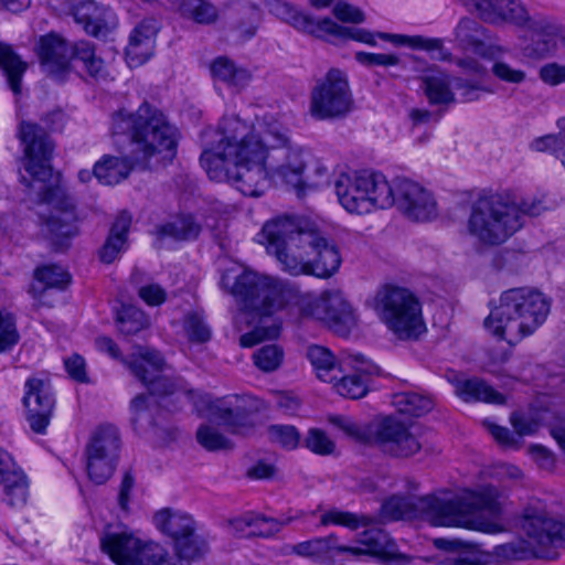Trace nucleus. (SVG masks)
<instances>
[{
  "label": "nucleus",
  "instance_id": "nucleus-1",
  "mask_svg": "<svg viewBox=\"0 0 565 565\" xmlns=\"http://www.w3.org/2000/svg\"><path fill=\"white\" fill-rule=\"evenodd\" d=\"M501 514L500 494L492 486L450 499L393 495L381 508V515L387 521L423 518L434 526L465 527L490 534L503 531L499 523Z\"/></svg>",
  "mask_w": 565,
  "mask_h": 565
},
{
  "label": "nucleus",
  "instance_id": "nucleus-2",
  "mask_svg": "<svg viewBox=\"0 0 565 565\" xmlns=\"http://www.w3.org/2000/svg\"><path fill=\"white\" fill-rule=\"evenodd\" d=\"M260 235L267 253L291 276L330 278L342 263L338 246L305 218L278 216L264 224Z\"/></svg>",
  "mask_w": 565,
  "mask_h": 565
},
{
  "label": "nucleus",
  "instance_id": "nucleus-3",
  "mask_svg": "<svg viewBox=\"0 0 565 565\" xmlns=\"http://www.w3.org/2000/svg\"><path fill=\"white\" fill-rule=\"evenodd\" d=\"M53 143H25L22 159L29 178L21 175V183L36 194L39 203L51 206V213L43 218V225L57 248L64 241L78 234L77 214L74 200L61 184L60 174L54 175L52 167Z\"/></svg>",
  "mask_w": 565,
  "mask_h": 565
},
{
  "label": "nucleus",
  "instance_id": "nucleus-4",
  "mask_svg": "<svg viewBox=\"0 0 565 565\" xmlns=\"http://www.w3.org/2000/svg\"><path fill=\"white\" fill-rule=\"evenodd\" d=\"M546 210L544 195L518 199L509 192L483 191L471 203L467 231L482 246H499L524 227L526 217Z\"/></svg>",
  "mask_w": 565,
  "mask_h": 565
},
{
  "label": "nucleus",
  "instance_id": "nucleus-5",
  "mask_svg": "<svg viewBox=\"0 0 565 565\" xmlns=\"http://www.w3.org/2000/svg\"><path fill=\"white\" fill-rule=\"evenodd\" d=\"M264 158V143H213L203 150L200 163L211 180L232 182L244 195L259 196L268 183Z\"/></svg>",
  "mask_w": 565,
  "mask_h": 565
},
{
  "label": "nucleus",
  "instance_id": "nucleus-6",
  "mask_svg": "<svg viewBox=\"0 0 565 565\" xmlns=\"http://www.w3.org/2000/svg\"><path fill=\"white\" fill-rule=\"evenodd\" d=\"M551 299L531 287H518L503 291L500 302L484 320V327L493 335L514 345L532 335L546 320Z\"/></svg>",
  "mask_w": 565,
  "mask_h": 565
},
{
  "label": "nucleus",
  "instance_id": "nucleus-7",
  "mask_svg": "<svg viewBox=\"0 0 565 565\" xmlns=\"http://www.w3.org/2000/svg\"><path fill=\"white\" fill-rule=\"evenodd\" d=\"M521 529L529 541L519 539L494 546L492 555L503 562L542 558L554 561L558 548L565 546V523L553 516L546 504L532 499L524 507Z\"/></svg>",
  "mask_w": 565,
  "mask_h": 565
},
{
  "label": "nucleus",
  "instance_id": "nucleus-8",
  "mask_svg": "<svg viewBox=\"0 0 565 565\" xmlns=\"http://www.w3.org/2000/svg\"><path fill=\"white\" fill-rule=\"evenodd\" d=\"M271 10L277 17L290 23L296 29L311 34L326 32L335 36L349 38L369 45H375V39L379 38L398 46H408L430 52L433 53V57L438 61H450L451 58V53L444 47V41L438 38L392 34L385 32L372 33L364 29L340 26L328 18L316 21L309 14L281 1L274 2Z\"/></svg>",
  "mask_w": 565,
  "mask_h": 565
},
{
  "label": "nucleus",
  "instance_id": "nucleus-9",
  "mask_svg": "<svg viewBox=\"0 0 565 565\" xmlns=\"http://www.w3.org/2000/svg\"><path fill=\"white\" fill-rule=\"evenodd\" d=\"M355 542L358 544L355 546L341 544L337 535L330 534L287 546L286 553L311 558L323 565H342L347 556L353 558L372 556L382 561H395L402 557L394 540L380 527L363 531Z\"/></svg>",
  "mask_w": 565,
  "mask_h": 565
},
{
  "label": "nucleus",
  "instance_id": "nucleus-10",
  "mask_svg": "<svg viewBox=\"0 0 565 565\" xmlns=\"http://www.w3.org/2000/svg\"><path fill=\"white\" fill-rule=\"evenodd\" d=\"M463 6L478 12L487 22L508 21L526 26L532 32L531 44L526 47L532 57L551 55L557 46L562 30L557 23L546 18H530L520 0H460Z\"/></svg>",
  "mask_w": 565,
  "mask_h": 565
},
{
  "label": "nucleus",
  "instance_id": "nucleus-11",
  "mask_svg": "<svg viewBox=\"0 0 565 565\" xmlns=\"http://www.w3.org/2000/svg\"><path fill=\"white\" fill-rule=\"evenodd\" d=\"M164 367L166 362L161 354L150 348L138 347V356L129 361V370L149 391L148 395L139 394L131 401V424L136 430L160 427L153 415V411L159 408L154 396L164 397L173 394L175 390L174 383L160 374Z\"/></svg>",
  "mask_w": 565,
  "mask_h": 565
},
{
  "label": "nucleus",
  "instance_id": "nucleus-12",
  "mask_svg": "<svg viewBox=\"0 0 565 565\" xmlns=\"http://www.w3.org/2000/svg\"><path fill=\"white\" fill-rule=\"evenodd\" d=\"M220 285L241 302L244 310L259 316H270L282 309L295 294L281 280L250 271L238 276L226 271L222 275Z\"/></svg>",
  "mask_w": 565,
  "mask_h": 565
},
{
  "label": "nucleus",
  "instance_id": "nucleus-13",
  "mask_svg": "<svg viewBox=\"0 0 565 565\" xmlns=\"http://www.w3.org/2000/svg\"><path fill=\"white\" fill-rule=\"evenodd\" d=\"M374 309L380 320L399 340L417 339L425 331L422 305L407 288L386 285L377 290Z\"/></svg>",
  "mask_w": 565,
  "mask_h": 565
},
{
  "label": "nucleus",
  "instance_id": "nucleus-14",
  "mask_svg": "<svg viewBox=\"0 0 565 565\" xmlns=\"http://www.w3.org/2000/svg\"><path fill=\"white\" fill-rule=\"evenodd\" d=\"M113 137L129 141H177L179 129L158 108L143 102L135 113L119 109L111 115Z\"/></svg>",
  "mask_w": 565,
  "mask_h": 565
},
{
  "label": "nucleus",
  "instance_id": "nucleus-15",
  "mask_svg": "<svg viewBox=\"0 0 565 565\" xmlns=\"http://www.w3.org/2000/svg\"><path fill=\"white\" fill-rule=\"evenodd\" d=\"M354 107V99L345 73L331 68L317 81L310 94L309 111L319 120L341 119Z\"/></svg>",
  "mask_w": 565,
  "mask_h": 565
},
{
  "label": "nucleus",
  "instance_id": "nucleus-16",
  "mask_svg": "<svg viewBox=\"0 0 565 565\" xmlns=\"http://www.w3.org/2000/svg\"><path fill=\"white\" fill-rule=\"evenodd\" d=\"M178 143H138V149L130 158L105 156L94 166V177L105 185L118 184L127 179L134 168L147 169L150 160L170 163L177 154Z\"/></svg>",
  "mask_w": 565,
  "mask_h": 565
},
{
  "label": "nucleus",
  "instance_id": "nucleus-17",
  "mask_svg": "<svg viewBox=\"0 0 565 565\" xmlns=\"http://www.w3.org/2000/svg\"><path fill=\"white\" fill-rule=\"evenodd\" d=\"M296 306L300 316L324 322L334 333L347 337L356 324V317L341 291H324L320 297L302 295Z\"/></svg>",
  "mask_w": 565,
  "mask_h": 565
},
{
  "label": "nucleus",
  "instance_id": "nucleus-18",
  "mask_svg": "<svg viewBox=\"0 0 565 565\" xmlns=\"http://www.w3.org/2000/svg\"><path fill=\"white\" fill-rule=\"evenodd\" d=\"M120 449V435L113 425L99 426L85 448L86 471L95 484H104L114 473Z\"/></svg>",
  "mask_w": 565,
  "mask_h": 565
},
{
  "label": "nucleus",
  "instance_id": "nucleus-19",
  "mask_svg": "<svg viewBox=\"0 0 565 565\" xmlns=\"http://www.w3.org/2000/svg\"><path fill=\"white\" fill-rule=\"evenodd\" d=\"M100 548L117 565H145L150 558L161 555L157 543H142L130 533H105L100 537Z\"/></svg>",
  "mask_w": 565,
  "mask_h": 565
},
{
  "label": "nucleus",
  "instance_id": "nucleus-20",
  "mask_svg": "<svg viewBox=\"0 0 565 565\" xmlns=\"http://www.w3.org/2000/svg\"><path fill=\"white\" fill-rule=\"evenodd\" d=\"M394 206L407 218L416 222L430 221L437 216V203L433 194L405 177L395 178Z\"/></svg>",
  "mask_w": 565,
  "mask_h": 565
},
{
  "label": "nucleus",
  "instance_id": "nucleus-21",
  "mask_svg": "<svg viewBox=\"0 0 565 565\" xmlns=\"http://www.w3.org/2000/svg\"><path fill=\"white\" fill-rule=\"evenodd\" d=\"M264 154L265 172L267 173V168L275 170L286 184L297 191L302 182V173L309 153L295 143H275L270 147H266L264 143Z\"/></svg>",
  "mask_w": 565,
  "mask_h": 565
},
{
  "label": "nucleus",
  "instance_id": "nucleus-22",
  "mask_svg": "<svg viewBox=\"0 0 565 565\" xmlns=\"http://www.w3.org/2000/svg\"><path fill=\"white\" fill-rule=\"evenodd\" d=\"M374 439L384 452L394 457L407 458L422 449L411 426L395 416L384 417L376 423Z\"/></svg>",
  "mask_w": 565,
  "mask_h": 565
},
{
  "label": "nucleus",
  "instance_id": "nucleus-23",
  "mask_svg": "<svg viewBox=\"0 0 565 565\" xmlns=\"http://www.w3.org/2000/svg\"><path fill=\"white\" fill-rule=\"evenodd\" d=\"M196 407L199 413H205V416L217 420L233 434L253 426L245 399L242 396L230 395L215 399L203 396L198 402Z\"/></svg>",
  "mask_w": 565,
  "mask_h": 565
},
{
  "label": "nucleus",
  "instance_id": "nucleus-24",
  "mask_svg": "<svg viewBox=\"0 0 565 565\" xmlns=\"http://www.w3.org/2000/svg\"><path fill=\"white\" fill-rule=\"evenodd\" d=\"M23 404L26 408V420L36 434H44L55 405L50 382L39 377H30L25 382Z\"/></svg>",
  "mask_w": 565,
  "mask_h": 565
},
{
  "label": "nucleus",
  "instance_id": "nucleus-25",
  "mask_svg": "<svg viewBox=\"0 0 565 565\" xmlns=\"http://www.w3.org/2000/svg\"><path fill=\"white\" fill-rule=\"evenodd\" d=\"M216 134L221 137L218 141H269L271 139L286 141L288 138L285 130L277 122L259 125L256 135L247 122L236 115H224L220 120Z\"/></svg>",
  "mask_w": 565,
  "mask_h": 565
},
{
  "label": "nucleus",
  "instance_id": "nucleus-26",
  "mask_svg": "<svg viewBox=\"0 0 565 565\" xmlns=\"http://www.w3.org/2000/svg\"><path fill=\"white\" fill-rule=\"evenodd\" d=\"M38 55L42 67L49 74H58L68 70L71 65V45L58 36L51 33L40 38Z\"/></svg>",
  "mask_w": 565,
  "mask_h": 565
},
{
  "label": "nucleus",
  "instance_id": "nucleus-27",
  "mask_svg": "<svg viewBox=\"0 0 565 565\" xmlns=\"http://www.w3.org/2000/svg\"><path fill=\"white\" fill-rule=\"evenodd\" d=\"M334 189L340 204L350 213H370L360 173H341L334 182Z\"/></svg>",
  "mask_w": 565,
  "mask_h": 565
},
{
  "label": "nucleus",
  "instance_id": "nucleus-28",
  "mask_svg": "<svg viewBox=\"0 0 565 565\" xmlns=\"http://www.w3.org/2000/svg\"><path fill=\"white\" fill-rule=\"evenodd\" d=\"M361 182L366 194V201L370 203V212L374 209H388L394 206L395 178L388 181L386 177L379 171L364 170L359 172Z\"/></svg>",
  "mask_w": 565,
  "mask_h": 565
},
{
  "label": "nucleus",
  "instance_id": "nucleus-29",
  "mask_svg": "<svg viewBox=\"0 0 565 565\" xmlns=\"http://www.w3.org/2000/svg\"><path fill=\"white\" fill-rule=\"evenodd\" d=\"M157 30L153 20H145L134 29L126 47V57L130 67L140 66L150 58Z\"/></svg>",
  "mask_w": 565,
  "mask_h": 565
},
{
  "label": "nucleus",
  "instance_id": "nucleus-30",
  "mask_svg": "<svg viewBox=\"0 0 565 565\" xmlns=\"http://www.w3.org/2000/svg\"><path fill=\"white\" fill-rule=\"evenodd\" d=\"M74 18L84 30L96 38L106 36L115 28L111 10L98 7L95 2H85L76 8Z\"/></svg>",
  "mask_w": 565,
  "mask_h": 565
},
{
  "label": "nucleus",
  "instance_id": "nucleus-31",
  "mask_svg": "<svg viewBox=\"0 0 565 565\" xmlns=\"http://www.w3.org/2000/svg\"><path fill=\"white\" fill-rule=\"evenodd\" d=\"M420 89L434 106H449L456 102L450 87V76L439 68H429L420 76Z\"/></svg>",
  "mask_w": 565,
  "mask_h": 565
},
{
  "label": "nucleus",
  "instance_id": "nucleus-32",
  "mask_svg": "<svg viewBox=\"0 0 565 565\" xmlns=\"http://www.w3.org/2000/svg\"><path fill=\"white\" fill-rule=\"evenodd\" d=\"M156 526L177 544L181 539L196 530L195 521L188 513L163 509L153 516Z\"/></svg>",
  "mask_w": 565,
  "mask_h": 565
},
{
  "label": "nucleus",
  "instance_id": "nucleus-33",
  "mask_svg": "<svg viewBox=\"0 0 565 565\" xmlns=\"http://www.w3.org/2000/svg\"><path fill=\"white\" fill-rule=\"evenodd\" d=\"M455 41L462 50L481 53L489 40L487 29L476 19L461 18L454 29Z\"/></svg>",
  "mask_w": 565,
  "mask_h": 565
},
{
  "label": "nucleus",
  "instance_id": "nucleus-34",
  "mask_svg": "<svg viewBox=\"0 0 565 565\" xmlns=\"http://www.w3.org/2000/svg\"><path fill=\"white\" fill-rule=\"evenodd\" d=\"M307 359L310 361L318 379L323 382L333 383L343 373L341 362L326 347L309 345Z\"/></svg>",
  "mask_w": 565,
  "mask_h": 565
},
{
  "label": "nucleus",
  "instance_id": "nucleus-35",
  "mask_svg": "<svg viewBox=\"0 0 565 565\" xmlns=\"http://www.w3.org/2000/svg\"><path fill=\"white\" fill-rule=\"evenodd\" d=\"M131 224V216L122 212L111 225L109 235L99 250V258L105 264L113 263L124 249Z\"/></svg>",
  "mask_w": 565,
  "mask_h": 565
},
{
  "label": "nucleus",
  "instance_id": "nucleus-36",
  "mask_svg": "<svg viewBox=\"0 0 565 565\" xmlns=\"http://www.w3.org/2000/svg\"><path fill=\"white\" fill-rule=\"evenodd\" d=\"M63 115L61 111L49 114L39 122L22 121L19 126L21 141H47L53 134L62 130Z\"/></svg>",
  "mask_w": 565,
  "mask_h": 565
},
{
  "label": "nucleus",
  "instance_id": "nucleus-37",
  "mask_svg": "<svg viewBox=\"0 0 565 565\" xmlns=\"http://www.w3.org/2000/svg\"><path fill=\"white\" fill-rule=\"evenodd\" d=\"M457 394L465 402H484L492 404H504L505 397L491 385L480 379L461 381L456 386Z\"/></svg>",
  "mask_w": 565,
  "mask_h": 565
},
{
  "label": "nucleus",
  "instance_id": "nucleus-38",
  "mask_svg": "<svg viewBox=\"0 0 565 565\" xmlns=\"http://www.w3.org/2000/svg\"><path fill=\"white\" fill-rule=\"evenodd\" d=\"M71 62L81 63L83 68L94 78H105V63L95 54V47L86 41L76 42L71 46Z\"/></svg>",
  "mask_w": 565,
  "mask_h": 565
},
{
  "label": "nucleus",
  "instance_id": "nucleus-39",
  "mask_svg": "<svg viewBox=\"0 0 565 565\" xmlns=\"http://www.w3.org/2000/svg\"><path fill=\"white\" fill-rule=\"evenodd\" d=\"M0 68L7 77L10 88L14 94H19L21 90V78L26 70V64L9 44L2 42H0Z\"/></svg>",
  "mask_w": 565,
  "mask_h": 565
},
{
  "label": "nucleus",
  "instance_id": "nucleus-40",
  "mask_svg": "<svg viewBox=\"0 0 565 565\" xmlns=\"http://www.w3.org/2000/svg\"><path fill=\"white\" fill-rule=\"evenodd\" d=\"M200 232V224L192 216H184L157 226L154 234L159 239L190 241L195 239Z\"/></svg>",
  "mask_w": 565,
  "mask_h": 565
},
{
  "label": "nucleus",
  "instance_id": "nucleus-41",
  "mask_svg": "<svg viewBox=\"0 0 565 565\" xmlns=\"http://www.w3.org/2000/svg\"><path fill=\"white\" fill-rule=\"evenodd\" d=\"M211 72L214 78L239 88L250 79V74L246 68L237 67L231 60L223 56L212 63Z\"/></svg>",
  "mask_w": 565,
  "mask_h": 565
},
{
  "label": "nucleus",
  "instance_id": "nucleus-42",
  "mask_svg": "<svg viewBox=\"0 0 565 565\" xmlns=\"http://www.w3.org/2000/svg\"><path fill=\"white\" fill-rule=\"evenodd\" d=\"M182 17L199 24H211L217 20V9L206 0H177Z\"/></svg>",
  "mask_w": 565,
  "mask_h": 565
},
{
  "label": "nucleus",
  "instance_id": "nucleus-43",
  "mask_svg": "<svg viewBox=\"0 0 565 565\" xmlns=\"http://www.w3.org/2000/svg\"><path fill=\"white\" fill-rule=\"evenodd\" d=\"M182 17L199 24H211L217 20V9L206 0H177Z\"/></svg>",
  "mask_w": 565,
  "mask_h": 565
},
{
  "label": "nucleus",
  "instance_id": "nucleus-44",
  "mask_svg": "<svg viewBox=\"0 0 565 565\" xmlns=\"http://www.w3.org/2000/svg\"><path fill=\"white\" fill-rule=\"evenodd\" d=\"M34 277L39 282L43 284V287L38 289L35 285H32L29 291L33 297H40L47 288L64 289L71 281V275L55 265L38 268Z\"/></svg>",
  "mask_w": 565,
  "mask_h": 565
},
{
  "label": "nucleus",
  "instance_id": "nucleus-45",
  "mask_svg": "<svg viewBox=\"0 0 565 565\" xmlns=\"http://www.w3.org/2000/svg\"><path fill=\"white\" fill-rule=\"evenodd\" d=\"M393 404L401 414L419 417L434 407L431 398L414 392H404L394 395Z\"/></svg>",
  "mask_w": 565,
  "mask_h": 565
},
{
  "label": "nucleus",
  "instance_id": "nucleus-46",
  "mask_svg": "<svg viewBox=\"0 0 565 565\" xmlns=\"http://www.w3.org/2000/svg\"><path fill=\"white\" fill-rule=\"evenodd\" d=\"M337 392L348 398L358 399L367 393V370H358L356 373L350 375H339L335 380Z\"/></svg>",
  "mask_w": 565,
  "mask_h": 565
},
{
  "label": "nucleus",
  "instance_id": "nucleus-47",
  "mask_svg": "<svg viewBox=\"0 0 565 565\" xmlns=\"http://www.w3.org/2000/svg\"><path fill=\"white\" fill-rule=\"evenodd\" d=\"M375 521L374 518L365 514H356L349 511H341L331 509L324 512L320 518V524L323 526L334 524L348 527L350 530H358L361 526H369Z\"/></svg>",
  "mask_w": 565,
  "mask_h": 565
},
{
  "label": "nucleus",
  "instance_id": "nucleus-48",
  "mask_svg": "<svg viewBox=\"0 0 565 565\" xmlns=\"http://www.w3.org/2000/svg\"><path fill=\"white\" fill-rule=\"evenodd\" d=\"M117 323L119 331L125 335H132L149 326L146 313L135 306H122L118 312Z\"/></svg>",
  "mask_w": 565,
  "mask_h": 565
},
{
  "label": "nucleus",
  "instance_id": "nucleus-49",
  "mask_svg": "<svg viewBox=\"0 0 565 565\" xmlns=\"http://www.w3.org/2000/svg\"><path fill=\"white\" fill-rule=\"evenodd\" d=\"M145 274L135 269L131 274V282L137 287L139 298L148 306L157 307L167 300L166 290L157 282H145Z\"/></svg>",
  "mask_w": 565,
  "mask_h": 565
},
{
  "label": "nucleus",
  "instance_id": "nucleus-50",
  "mask_svg": "<svg viewBox=\"0 0 565 565\" xmlns=\"http://www.w3.org/2000/svg\"><path fill=\"white\" fill-rule=\"evenodd\" d=\"M177 559L184 562L194 561L203 557L207 551L209 545L204 537L196 533V530L191 535L184 536L177 544H174Z\"/></svg>",
  "mask_w": 565,
  "mask_h": 565
},
{
  "label": "nucleus",
  "instance_id": "nucleus-51",
  "mask_svg": "<svg viewBox=\"0 0 565 565\" xmlns=\"http://www.w3.org/2000/svg\"><path fill=\"white\" fill-rule=\"evenodd\" d=\"M196 441L207 451L231 450L234 444L211 425L202 424L196 430Z\"/></svg>",
  "mask_w": 565,
  "mask_h": 565
},
{
  "label": "nucleus",
  "instance_id": "nucleus-52",
  "mask_svg": "<svg viewBox=\"0 0 565 565\" xmlns=\"http://www.w3.org/2000/svg\"><path fill=\"white\" fill-rule=\"evenodd\" d=\"M7 501L12 507H20L28 499V481L24 473L19 470L15 473L8 475L2 481Z\"/></svg>",
  "mask_w": 565,
  "mask_h": 565
},
{
  "label": "nucleus",
  "instance_id": "nucleus-53",
  "mask_svg": "<svg viewBox=\"0 0 565 565\" xmlns=\"http://www.w3.org/2000/svg\"><path fill=\"white\" fill-rule=\"evenodd\" d=\"M483 78L463 76L455 78V88L459 93L461 102H475L480 99L482 95L492 93V89L486 86Z\"/></svg>",
  "mask_w": 565,
  "mask_h": 565
},
{
  "label": "nucleus",
  "instance_id": "nucleus-54",
  "mask_svg": "<svg viewBox=\"0 0 565 565\" xmlns=\"http://www.w3.org/2000/svg\"><path fill=\"white\" fill-rule=\"evenodd\" d=\"M254 364L263 372L276 371L284 361V350L277 344H267L253 354Z\"/></svg>",
  "mask_w": 565,
  "mask_h": 565
},
{
  "label": "nucleus",
  "instance_id": "nucleus-55",
  "mask_svg": "<svg viewBox=\"0 0 565 565\" xmlns=\"http://www.w3.org/2000/svg\"><path fill=\"white\" fill-rule=\"evenodd\" d=\"M330 172L328 167L319 159L315 160L311 172L306 178L302 177L301 185L297 188L298 198L306 195L307 191L317 190L329 183Z\"/></svg>",
  "mask_w": 565,
  "mask_h": 565
},
{
  "label": "nucleus",
  "instance_id": "nucleus-56",
  "mask_svg": "<svg viewBox=\"0 0 565 565\" xmlns=\"http://www.w3.org/2000/svg\"><path fill=\"white\" fill-rule=\"evenodd\" d=\"M267 431L273 443L278 444L287 450H294L300 445L301 435L292 425H270Z\"/></svg>",
  "mask_w": 565,
  "mask_h": 565
},
{
  "label": "nucleus",
  "instance_id": "nucleus-57",
  "mask_svg": "<svg viewBox=\"0 0 565 565\" xmlns=\"http://www.w3.org/2000/svg\"><path fill=\"white\" fill-rule=\"evenodd\" d=\"M303 446L311 452L320 456L331 455L335 449V444L320 428H310L303 439Z\"/></svg>",
  "mask_w": 565,
  "mask_h": 565
},
{
  "label": "nucleus",
  "instance_id": "nucleus-58",
  "mask_svg": "<svg viewBox=\"0 0 565 565\" xmlns=\"http://www.w3.org/2000/svg\"><path fill=\"white\" fill-rule=\"evenodd\" d=\"M19 339L13 315L0 308V353L10 350Z\"/></svg>",
  "mask_w": 565,
  "mask_h": 565
},
{
  "label": "nucleus",
  "instance_id": "nucleus-59",
  "mask_svg": "<svg viewBox=\"0 0 565 565\" xmlns=\"http://www.w3.org/2000/svg\"><path fill=\"white\" fill-rule=\"evenodd\" d=\"M184 330L191 342L204 343L211 338V330L196 313H190L184 320Z\"/></svg>",
  "mask_w": 565,
  "mask_h": 565
},
{
  "label": "nucleus",
  "instance_id": "nucleus-60",
  "mask_svg": "<svg viewBox=\"0 0 565 565\" xmlns=\"http://www.w3.org/2000/svg\"><path fill=\"white\" fill-rule=\"evenodd\" d=\"M355 60L366 67L383 66L391 67L396 66L401 63V58L396 54L385 53H369V52H356L354 55Z\"/></svg>",
  "mask_w": 565,
  "mask_h": 565
},
{
  "label": "nucleus",
  "instance_id": "nucleus-61",
  "mask_svg": "<svg viewBox=\"0 0 565 565\" xmlns=\"http://www.w3.org/2000/svg\"><path fill=\"white\" fill-rule=\"evenodd\" d=\"M280 333V327L273 323L268 327H256L239 338V344L244 348H252L266 339H275Z\"/></svg>",
  "mask_w": 565,
  "mask_h": 565
},
{
  "label": "nucleus",
  "instance_id": "nucleus-62",
  "mask_svg": "<svg viewBox=\"0 0 565 565\" xmlns=\"http://www.w3.org/2000/svg\"><path fill=\"white\" fill-rule=\"evenodd\" d=\"M492 73L500 81L511 84H521L526 78V74L524 71L513 68L512 66L504 62H495L492 66Z\"/></svg>",
  "mask_w": 565,
  "mask_h": 565
},
{
  "label": "nucleus",
  "instance_id": "nucleus-63",
  "mask_svg": "<svg viewBox=\"0 0 565 565\" xmlns=\"http://www.w3.org/2000/svg\"><path fill=\"white\" fill-rule=\"evenodd\" d=\"M539 76L542 82L550 86H557L565 83V65L547 63L540 68Z\"/></svg>",
  "mask_w": 565,
  "mask_h": 565
},
{
  "label": "nucleus",
  "instance_id": "nucleus-64",
  "mask_svg": "<svg viewBox=\"0 0 565 565\" xmlns=\"http://www.w3.org/2000/svg\"><path fill=\"white\" fill-rule=\"evenodd\" d=\"M258 20L259 11L255 7H253L248 12L246 21H242L236 26L237 38L241 41H247L252 39L256 34Z\"/></svg>",
  "mask_w": 565,
  "mask_h": 565
}]
</instances>
